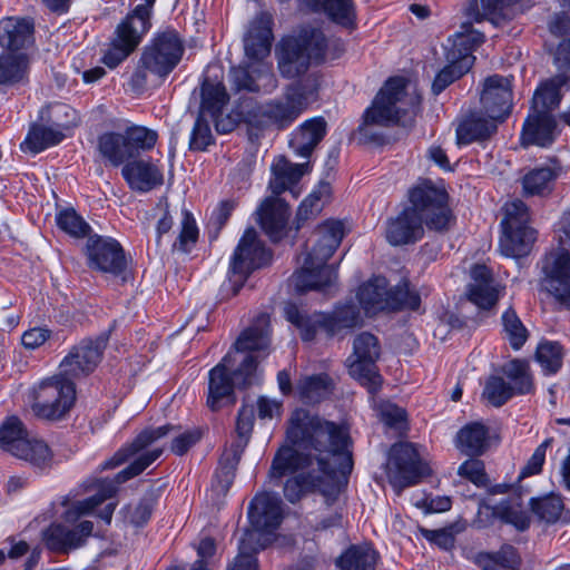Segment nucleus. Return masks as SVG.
<instances>
[{
	"label": "nucleus",
	"instance_id": "1",
	"mask_svg": "<svg viewBox=\"0 0 570 570\" xmlns=\"http://www.w3.org/2000/svg\"><path fill=\"white\" fill-rule=\"evenodd\" d=\"M345 426L322 421L304 410H296L286 431V443L272 461L268 481L279 485L287 474H295L284 484L285 498L295 503L315 488H320L327 507L341 492L338 476L352 470L353 462Z\"/></svg>",
	"mask_w": 570,
	"mask_h": 570
},
{
	"label": "nucleus",
	"instance_id": "2",
	"mask_svg": "<svg viewBox=\"0 0 570 570\" xmlns=\"http://www.w3.org/2000/svg\"><path fill=\"white\" fill-rule=\"evenodd\" d=\"M317 88V77L309 75L288 86L281 98L271 99L264 104L252 99L244 100L239 105V115L254 127L273 125L277 128H285L315 100Z\"/></svg>",
	"mask_w": 570,
	"mask_h": 570
},
{
	"label": "nucleus",
	"instance_id": "3",
	"mask_svg": "<svg viewBox=\"0 0 570 570\" xmlns=\"http://www.w3.org/2000/svg\"><path fill=\"white\" fill-rule=\"evenodd\" d=\"M420 104L421 94L415 83L403 77L390 78L365 110L361 130L367 134L370 126H406L416 115Z\"/></svg>",
	"mask_w": 570,
	"mask_h": 570
},
{
	"label": "nucleus",
	"instance_id": "4",
	"mask_svg": "<svg viewBox=\"0 0 570 570\" xmlns=\"http://www.w3.org/2000/svg\"><path fill=\"white\" fill-rule=\"evenodd\" d=\"M316 240L311 252L303 255L301 268L293 275L298 292L324 289L336 279L335 269L326 265L344 236L343 225L338 220H326L316 232Z\"/></svg>",
	"mask_w": 570,
	"mask_h": 570
},
{
	"label": "nucleus",
	"instance_id": "5",
	"mask_svg": "<svg viewBox=\"0 0 570 570\" xmlns=\"http://www.w3.org/2000/svg\"><path fill=\"white\" fill-rule=\"evenodd\" d=\"M184 46L175 31H165L153 39L141 52L129 86L135 92H142L150 78L159 81L167 77L179 63Z\"/></svg>",
	"mask_w": 570,
	"mask_h": 570
},
{
	"label": "nucleus",
	"instance_id": "6",
	"mask_svg": "<svg viewBox=\"0 0 570 570\" xmlns=\"http://www.w3.org/2000/svg\"><path fill=\"white\" fill-rule=\"evenodd\" d=\"M163 453L161 449H153L141 453L128 468L120 471L115 480H91L83 483L86 492H94L92 495L83 500L71 501L66 497L62 505L66 510L62 513V519L66 522L73 523L81 517L91 514L96 508L101 505L108 499H111L117 493V485L138 475L154 461H156Z\"/></svg>",
	"mask_w": 570,
	"mask_h": 570
},
{
	"label": "nucleus",
	"instance_id": "7",
	"mask_svg": "<svg viewBox=\"0 0 570 570\" xmlns=\"http://www.w3.org/2000/svg\"><path fill=\"white\" fill-rule=\"evenodd\" d=\"M325 42L323 32L314 28L282 39L275 50L279 73L293 79L306 72L311 61L323 56Z\"/></svg>",
	"mask_w": 570,
	"mask_h": 570
},
{
	"label": "nucleus",
	"instance_id": "8",
	"mask_svg": "<svg viewBox=\"0 0 570 570\" xmlns=\"http://www.w3.org/2000/svg\"><path fill=\"white\" fill-rule=\"evenodd\" d=\"M484 40L483 33L462 23L461 30L449 38L444 46L448 65L436 75L432 90L435 95L442 92L454 80L466 73L474 62L472 51Z\"/></svg>",
	"mask_w": 570,
	"mask_h": 570
},
{
	"label": "nucleus",
	"instance_id": "9",
	"mask_svg": "<svg viewBox=\"0 0 570 570\" xmlns=\"http://www.w3.org/2000/svg\"><path fill=\"white\" fill-rule=\"evenodd\" d=\"M271 345L269 316L259 314L253 324L243 331L236 340L233 350L228 353L235 355L239 366L235 370V377L240 385H250L257 367V360L252 352H268Z\"/></svg>",
	"mask_w": 570,
	"mask_h": 570
},
{
	"label": "nucleus",
	"instance_id": "10",
	"mask_svg": "<svg viewBox=\"0 0 570 570\" xmlns=\"http://www.w3.org/2000/svg\"><path fill=\"white\" fill-rule=\"evenodd\" d=\"M249 528L242 535L243 547L255 543L258 548H266L275 537V531L283 519L282 501L277 495L259 493L255 495L248 507Z\"/></svg>",
	"mask_w": 570,
	"mask_h": 570
},
{
	"label": "nucleus",
	"instance_id": "11",
	"mask_svg": "<svg viewBox=\"0 0 570 570\" xmlns=\"http://www.w3.org/2000/svg\"><path fill=\"white\" fill-rule=\"evenodd\" d=\"M285 317L301 330L304 341L313 340L318 330L336 335L343 330L360 325L362 321L360 311L353 304L336 308L332 315L314 313L309 316L302 314L297 306L288 304L285 306Z\"/></svg>",
	"mask_w": 570,
	"mask_h": 570
},
{
	"label": "nucleus",
	"instance_id": "12",
	"mask_svg": "<svg viewBox=\"0 0 570 570\" xmlns=\"http://www.w3.org/2000/svg\"><path fill=\"white\" fill-rule=\"evenodd\" d=\"M429 473L425 458L415 444L399 442L390 449L386 474L396 493L417 483Z\"/></svg>",
	"mask_w": 570,
	"mask_h": 570
},
{
	"label": "nucleus",
	"instance_id": "13",
	"mask_svg": "<svg viewBox=\"0 0 570 570\" xmlns=\"http://www.w3.org/2000/svg\"><path fill=\"white\" fill-rule=\"evenodd\" d=\"M76 389L70 377L58 374L42 381L36 390L32 410L39 417L62 419L73 406Z\"/></svg>",
	"mask_w": 570,
	"mask_h": 570
},
{
	"label": "nucleus",
	"instance_id": "14",
	"mask_svg": "<svg viewBox=\"0 0 570 570\" xmlns=\"http://www.w3.org/2000/svg\"><path fill=\"white\" fill-rule=\"evenodd\" d=\"M410 206L423 219L428 228L444 230L451 223V212L448 207V194L443 187L430 180L417 183L409 191Z\"/></svg>",
	"mask_w": 570,
	"mask_h": 570
},
{
	"label": "nucleus",
	"instance_id": "15",
	"mask_svg": "<svg viewBox=\"0 0 570 570\" xmlns=\"http://www.w3.org/2000/svg\"><path fill=\"white\" fill-rule=\"evenodd\" d=\"M559 242L562 250L570 249V212L563 214L559 227ZM546 287L560 303L570 306V254H551L544 264Z\"/></svg>",
	"mask_w": 570,
	"mask_h": 570
},
{
	"label": "nucleus",
	"instance_id": "16",
	"mask_svg": "<svg viewBox=\"0 0 570 570\" xmlns=\"http://www.w3.org/2000/svg\"><path fill=\"white\" fill-rule=\"evenodd\" d=\"M380 356L377 338L367 332L358 334L353 342V353L346 358L350 375L374 394L382 384L375 362Z\"/></svg>",
	"mask_w": 570,
	"mask_h": 570
},
{
	"label": "nucleus",
	"instance_id": "17",
	"mask_svg": "<svg viewBox=\"0 0 570 570\" xmlns=\"http://www.w3.org/2000/svg\"><path fill=\"white\" fill-rule=\"evenodd\" d=\"M269 261L271 254L259 240L257 232L247 228L230 259L228 279L234 286V294L239 291L253 269L266 265Z\"/></svg>",
	"mask_w": 570,
	"mask_h": 570
},
{
	"label": "nucleus",
	"instance_id": "18",
	"mask_svg": "<svg viewBox=\"0 0 570 570\" xmlns=\"http://www.w3.org/2000/svg\"><path fill=\"white\" fill-rule=\"evenodd\" d=\"M86 256L90 268L126 279L127 259L117 240L98 235L90 236L86 244Z\"/></svg>",
	"mask_w": 570,
	"mask_h": 570
},
{
	"label": "nucleus",
	"instance_id": "19",
	"mask_svg": "<svg viewBox=\"0 0 570 570\" xmlns=\"http://www.w3.org/2000/svg\"><path fill=\"white\" fill-rule=\"evenodd\" d=\"M107 341L106 335L81 341L61 361L59 371L70 379L88 375L99 364Z\"/></svg>",
	"mask_w": 570,
	"mask_h": 570
},
{
	"label": "nucleus",
	"instance_id": "20",
	"mask_svg": "<svg viewBox=\"0 0 570 570\" xmlns=\"http://www.w3.org/2000/svg\"><path fill=\"white\" fill-rule=\"evenodd\" d=\"M480 102L489 118L502 121L510 114L512 106L510 78L499 75L488 77L483 82Z\"/></svg>",
	"mask_w": 570,
	"mask_h": 570
},
{
	"label": "nucleus",
	"instance_id": "21",
	"mask_svg": "<svg viewBox=\"0 0 570 570\" xmlns=\"http://www.w3.org/2000/svg\"><path fill=\"white\" fill-rule=\"evenodd\" d=\"M236 363L238 362L235 360V355L227 353L224 358L209 371L207 405L210 410L217 411L225 404L234 403V386L242 385L238 384L235 376L233 381L228 371L234 367ZM243 386L245 387L246 385Z\"/></svg>",
	"mask_w": 570,
	"mask_h": 570
},
{
	"label": "nucleus",
	"instance_id": "22",
	"mask_svg": "<svg viewBox=\"0 0 570 570\" xmlns=\"http://www.w3.org/2000/svg\"><path fill=\"white\" fill-rule=\"evenodd\" d=\"M141 30H136L130 20H122L115 29L101 61L114 69L125 61L142 40Z\"/></svg>",
	"mask_w": 570,
	"mask_h": 570
},
{
	"label": "nucleus",
	"instance_id": "23",
	"mask_svg": "<svg viewBox=\"0 0 570 570\" xmlns=\"http://www.w3.org/2000/svg\"><path fill=\"white\" fill-rule=\"evenodd\" d=\"M468 298L480 309H491L499 301L501 287L485 265H474L470 272Z\"/></svg>",
	"mask_w": 570,
	"mask_h": 570
},
{
	"label": "nucleus",
	"instance_id": "24",
	"mask_svg": "<svg viewBox=\"0 0 570 570\" xmlns=\"http://www.w3.org/2000/svg\"><path fill=\"white\" fill-rule=\"evenodd\" d=\"M35 24L29 18L6 17L0 20V47L7 52H26L33 45Z\"/></svg>",
	"mask_w": 570,
	"mask_h": 570
},
{
	"label": "nucleus",
	"instance_id": "25",
	"mask_svg": "<svg viewBox=\"0 0 570 570\" xmlns=\"http://www.w3.org/2000/svg\"><path fill=\"white\" fill-rule=\"evenodd\" d=\"M424 219L413 208L406 207L389 222L387 242L395 246L415 243L424 234Z\"/></svg>",
	"mask_w": 570,
	"mask_h": 570
},
{
	"label": "nucleus",
	"instance_id": "26",
	"mask_svg": "<svg viewBox=\"0 0 570 570\" xmlns=\"http://www.w3.org/2000/svg\"><path fill=\"white\" fill-rule=\"evenodd\" d=\"M94 524L91 521H81L73 529H68L62 524H52L45 533L47 546L59 552L82 547L87 539L92 534Z\"/></svg>",
	"mask_w": 570,
	"mask_h": 570
},
{
	"label": "nucleus",
	"instance_id": "27",
	"mask_svg": "<svg viewBox=\"0 0 570 570\" xmlns=\"http://www.w3.org/2000/svg\"><path fill=\"white\" fill-rule=\"evenodd\" d=\"M121 174L129 187L137 191H149L163 185L164 174L156 163L147 159L127 161Z\"/></svg>",
	"mask_w": 570,
	"mask_h": 570
},
{
	"label": "nucleus",
	"instance_id": "28",
	"mask_svg": "<svg viewBox=\"0 0 570 570\" xmlns=\"http://www.w3.org/2000/svg\"><path fill=\"white\" fill-rule=\"evenodd\" d=\"M272 23V16L266 12H262L253 19L244 39L245 52L248 58L261 60L269 55L273 39Z\"/></svg>",
	"mask_w": 570,
	"mask_h": 570
},
{
	"label": "nucleus",
	"instance_id": "29",
	"mask_svg": "<svg viewBox=\"0 0 570 570\" xmlns=\"http://www.w3.org/2000/svg\"><path fill=\"white\" fill-rule=\"evenodd\" d=\"M230 79L236 89L252 92L261 90L271 92L277 87V80L271 67L264 63L250 65L248 68H233Z\"/></svg>",
	"mask_w": 570,
	"mask_h": 570
},
{
	"label": "nucleus",
	"instance_id": "30",
	"mask_svg": "<svg viewBox=\"0 0 570 570\" xmlns=\"http://www.w3.org/2000/svg\"><path fill=\"white\" fill-rule=\"evenodd\" d=\"M257 220L263 230L273 240L283 237L289 218L286 203L278 197L266 198L256 210Z\"/></svg>",
	"mask_w": 570,
	"mask_h": 570
},
{
	"label": "nucleus",
	"instance_id": "31",
	"mask_svg": "<svg viewBox=\"0 0 570 570\" xmlns=\"http://www.w3.org/2000/svg\"><path fill=\"white\" fill-rule=\"evenodd\" d=\"M307 169V164H293L283 156L275 158L272 165L269 189L274 195H281L285 190H289L293 198H297L299 189L296 185Z\"/></svg>",
	"mask_w": 570,
	"mask_h": 570
},
{
	"label": "nucleus",
	"instance_id": "32",
	"mask_svg": "<svg viewBox=\"0 0 570 570\" xmlns=\"http://www.w3.org/2000/svg\"><path fill=\"white\" fill-rule=\"evenodd\" d=\"M557 134V124L551 114L532 112L523 125L521 142L523 146L547 147L553 142Z\"/></svg>",
	"mask_w": 570,
	"mask_h": 570
},
{
	"label": "nucleus",
	"instance_id": "33",
	"mask_svg": "<svg viewBox=\"0 0 570 570\" xmlns=\"http://www.w3.org/2000/svg\"><path fill=\"white\" fill-rule=\"evenodd\" d=\"M357 301L366 315L389 309V287L384 277H373L360 286Z\"/></svg>",
	"mask_w": 570,
	"mask_h": 570
},
{
	"label": "nucleus",
	"instance_id": "34",
	"mask_svg": "<svg viewBox=\"0 0 570 570\" xmlns=\"http://www.w3.org/2000/svg\"><path fill=\"white\" fill-rule=\"evenodd\" d=\"M30 59L27 52L0 53V89L13 87L26 81Z\"/></svg>",
	"mask_w": 570,
	"mask_h": 570
},
{
	"label": "nucleus",
	"instance_id": "35",
	"mask_svg": "<svg viewBox=\"0 0 570 570\" xmlns=\"http://www.w3.org/2000/svg\"><path fill=\"white\" fill-rule=\"evenodd\" d=\"M499 119H491L481 108L464 119L456 129L459 144H470L474 140L489 138L495 130Z\"/></svg>",
	"mask_w": 570,
	"mask_h": 570
},
{
	"label": "nucleus",
	"instance_id": "36",
	"mask_svg": "<svg viewBox=\"0 0 570 570\" xmlns=\"http://www.w3.org/2000/svg\"><path fill=\"white\" fill-rule=\"evenodd\" d=\"M570 78L566 73H558L543 81L534 91L532 112H548L557 108L561 101L560 89L567 86Z\"/></svg>",
	"mask_w": 570,
	"mask_h": 570
},
{
	"label": "nucleus",
	"instance_id": "37",
	"mask_svg": "<svg viewBox=\"0 0 570 570\" xmlns=\"http://www.w3.org/2000/svg\"><path fill=\"white\" fill-rule=\"evenodd\" d=\"M325 132L326 122L323 118L309 119L295 132L291 146L298 156L307 158L324 138Z\"/></svg>",
	"mask_w": 570,
	"mask_h": 570
},
{
	"label": "nucleus",
	"instance_id": "38",
	"mask_svg": "<svg viewBox=\"0 0 570 570\" xmlns=\"http://www.w3.org/2000/svg\"><path fill=\"white\" fill-rule=\"evenodd\" d=\"M534 242L535 230L530 226L503 228L500 249L508 257H521L529 254Z\"/></svg>",
	"mask_w": 570,
	"mask_h": 570
},
{
	"label": "nucleus",
	"instance_id": "39",
	"mask_svg": "<svg viewBox=\"0 0 570 570\" xmlns=\"http://www.w3.org/2000/svg\"><path fill=\"white\" fill-rule=\"evenodd\" d=\"M455 443L466 455H481L489 448V430L480 422L469 423L458 432Z\"/></svg>",
	"mask_w": 570,
	"mask_h": 570
},
{
	"label": "nucleus",
	"instance_id": "40",
	"mask_svg": "<svg viewBox=\"0 0 570 570\" xmlns=\"http://www.w3.org/2000/svg\"><path fill=\"white\" fill-rule=\"evenodd\" d=\"M173 428L169 425L159 426L157 429L146 430L141 432L131 444L120 449L109 461L104 464V469L116 468L124 463L130 456L141 452L156 440L165 436Z\"/></svg>",
	"mask_w": 570,
	"mask_h": 570
},
{
	"label": "nucleus",
	"instance_id": "41",
	"mask_svg": "<svg viewBox=\"0 0 570 570\" xmlns=\"http://www.w3.org/2000/svg\"><path fill=\"white\" fill-rule=\"evenodd\" d=\"M30 434L19 417H7L0 424V450L14 458Z\"/></svg>",
	"mask_w": 570,
	"mask_h": 570
},
{
	"label": "nucleus",
	"instance_id": "42",
	"mask_svg": "<svg viewBox=\"0 0 570 570\" xmlns=\"http://www.w3.org/2000/svg\"><path fill=\"white\" fill-rule=\"evenodd\" d=\"M377 553L367 543L354 544L346 549L337 559L340 570H374Z\"/></svg>",
	"mask_w": 570,
	"mask_h": 570
},
{
	"label": "nucleus",
	"instance_id": "43",
	"mask_svg": "<svg viewBox=\"0 0 570 570\" xmlns=\"http://www.w3.org/2000/svg\"><path fill=\"white\" fill-rule=\"evenodd\" d=\"M492 514L501 521L524 531L530 525V515L523 508L520 495H512L492 508Z\"/></svg>",
	"mask_w": 570,
	"mask_h": 570
},
{
	"label": "nucleus",
	"instance_id": "44",
	"mask_svg": "<svg viewBox=\"0 0 570 570\" xmlns=\"http://www.w3.org/2000/svg\"><path fill=\"white\" fill-rule=\"evenodd\" d=\"M100 155L111 165L119 166L132 158L125 134H105L99 138Z\"/></svg>",
	"mask_w": 570,
	"mask_h": 570
},
{
	"label": "nucleus",
	"instance_id": "45",
	"mask_svg": "<svg viewBox=\"0 0 570 570\" xmlns=\"http://www.w3.org/2000/svg\"><path fill=\"white\" fill-rule=\"evenodd\" d=\"M14 458L43 470L51 465L52 452L42 439L31 433Z\"/></svg>",
	"mask_w": 570,
	"mask_h": 570
},
{
	"label": "nucleus",
	"instance_id": "46",
	"mask_svg": "<svg viewBox=\"0 0 570 570\" xmlns=\"http://www.w3.org/2000/svg\"><path fill=\"white\" fill-rule=\"evenodd\" d=\"M559 173L551 167H540L529 171L522 179L525 195L544 196L552 191Z\"/></svg>",
	"mask_w": 570,
	"mask_h": 570
},
{
	"label": "nucleus",
	"instance_id": "47",
	"mask_svg": "<svg viewBox=\"0 0 570 570\" xmlns=\"http://www.w3.org/2000/svg\"><path fill=\"white\" fill-rule=\"evenodd\" d=\"M502 372L515 394H528L533 391V377L528 362L512 360L503 366Z\"/></svg>",
	"mask_w": 570,
	"mask_h": 570
},
{
	"label": "nucleus",
	"instance_id": "48",
	"mask_svg": "<svg viewBox=\"0 0 570 570\" xmlns=\"http://www.w3.org/2000/svg\"><path fill=\"white\" fill-rule=\"evenodd\" d=\"M331 196L332 187L330 183L321 181L299 205L296 217L298 225L321 213L330 202Z\"/></svg>",
	"mask_w": 570,
	"mask_h": 570
},
{
	"label": "nucleus",
	"instance_id": "49",
	"mask_svg": "<svg viewBox=\"0 0 570 570\" xmlns=\"http://www.w3.org/2000/svg\"><path fill=\"white\" fill-rule=\"evenodd\" d=\"M228 99L229 96L222 82L205 79L202 87L200 111L203 114L208 112L216 118L228 102Z\"/></svg>",
	"mask_w": 570,
	"mask_h": 570
},
{
	"label": "nucleus",
	"instance_id": "50",
	"mask_svg": "<svg viewBox=\"0 0 570 570\" xmlns=\"http://www.w3.org/2000/svg\"><path fill=\"white\" fill-rule=\"evenodd\" d=\"M65 132L52 125L41 122L30 129L23 145L32 153H39L50 146L59 144L65 138Z\"/></svg>",
	"mask_w": 570,
	"mask_h": 570
},
{
	"label": "nucleus",
	"instance_id": "51",
	"mask_svg": "<svg viewBox=\"0 0 570 570\" xmlns=\"http://www.w3.org/2000/svg\"><path fill=\"white\" fill-rule=\"evenodd\" d=\"M297 392L304 402L316 403L331 394L332 382L325 374L306 376L298 382Z\"/></svg>",
	"mask_w": 570,
	"mask_h": 570
},
{
	"label": "nucleus",
	"instance_id": "52",
	"mask_svg": "<svg viewBox=\"0 0 570 570\" xmlns=\"http://www.w3.org/2000/svg\"><path fill=\"white\" fill-rule=\"evenodd\" d=\"M40 121L52 125L62 132L77 126L79 118L77 111L68 105L55 104L40 111Z\"/></svg>",
	"mask_w": 570,
	"mask_h": 570
},
{
	"label": "nucleus",
	"instance_id": "53",
	"mask_svg": "<svg viewBox=\"0 0 570 570\" xmlns=\"http://www.w3.org/2000/svg\"><path fill=\"white\" fill-rule=\"evenodd\" d=\"M535 360L546 374H554L562 366L563 351L559 343L541 342L535 352Z\"/></svg>",
	"mask_w": 570,
	"mask_h": 570
},
{
	"label": "nucleus",
	"instance_id": "54",
	"mask_svg": "<svg viewBox=\"0 0 570 570\" xmlns=\"http://www.w3.org/2000/svg\"><path fill=\"white\" fill-rule=\"evenodd\" d=\"M517 1L518 0H474V2L466 8V16L478 22L483 19L494 21V17L501 16L504 9L517 3Z\"/></svg>",
	"mask_w": 570,
	"mask_h": 570
},
{
	"label": "nucleus",
	"instance_id": "55",
	"mask_svg": "<svg viewBox=\"0 0 570 570\" xmlns=\"http://www.w3.org/2000/svg\"><path fill=\"white\" fill-rule=\"evenodd\" d=\"M502 326L510 346L515 351L520 350L527 342L529 333L512 308L502 314Z\"/></svg>",
	"mask_w": 570,
	"mask_h": 570
},
{
	"label": "nucleus",
	"instance_id": "56",
	"mask_svg": "<svg viewBox=\"0 0 570 570\" xmlns=\"http://www.w3.org/2000/svg\"><path fill=\"white\" fill-rule=\"evenodd\" d=\"M563 502L559 495H548L531 500V509L535 515L547 523H554L563 511Z\"/></svg>",
	"mask_w": 570,
	"mask_h": 570
},
{
	"label": "nucleus",
	"instance_id": "57",
	"mask_svg": "<svg viewBox=\"0 0 570 570\" xmlns=\"http://www.w3.org/2000/svg\"><path fill=\"white\" fill-rule=\"evenodd\" d=\"M56 223L61 230L76 238L85 237L90 229V226L73 208H66L58 212Z\"/></svg>",
	"mask_w": 570,
	"mask_h": 570
},
{
	"label": "nucleus",
	"instance_id": "58",
	"mask_svg": "<svg viewBox=\"0 0 570 570\" xmlns=\"http://www.w3.org/2000/svg\"><path fill=\"white\" fill-rule=\"evenodd\" d=\"M515 393L512 391L511 385L499 376L490 377L482 393L483 399L495 407L502 406Z\"/></svg>",
	"mask_w": 570,
	"mask_h": 570
},
{
	"label": "nucleus",
	"instance_id": "59",
	"mask_svg": "<svg viewBox=\"0 0 570 570\" xmlns=\"http://www.w3.org/2000/svg\"><path fill=\"white\" fill-rule=\"evenodd\" d=\"M124 134L127 139V144L130 147L132 157L138 155L140 151L151 149L157 141V134L145 127H131Z\"/></svg>",
	"mask_w": 570,
	"mask_h": 570
},
{
	"label": "nucleus",
	"instance_id": "60",
	"mask_svg": "<svg viewBox=\"0 0 570 570\" xmlns=\"http://www.w3.org/2000/svg\"><path fill=\"white\" fill-rule=\"evenodd\" d=\"M421 298L412 291L407 283H402L394 288H389V309L410 308L417 309Z\"/></svg>",
	"mask_w": 570,
	"mask_h": 570
},
{
	"label": "nucleus",
	"instance_id": "61",
	"mask_svg": "<svg viewBox=\"0 0 570 570\" xmlns=\"http://www.w3.org/2000/svg\"><path fill=\"white\" fill-rule=\"evenodd\" d=\"M376 412L380 420L389 428L399 432L406 430L407 417L404 409L389 401H382L376 405Z\"/></svg>",
	"mask_w": 570,
	"mask_h": 570
},
{
	"label": "nucleus",
	"instance_id": "62",
	"mask_svg": "<svg viewBox=\"0 0 570 570\" xmlns=\"http://www.w3.org/2000/svg\"><path fill=\"white\" fill-rule=\"evenodd\" d=\"M324 12L330 19L342 26H351L355 18L352 0H325Z\"/></svg>",
	"mask_w": 570,
	"mask_h": 570
},
{
	"label": "nucleus",
	"instance_id": "63",
	"mask_svg": "<svg viewBox=\"0 0 570 570\" xmlns=\"http://www.w3.org/2000/svg\"><path fill=\"white\" fill-rule=\"evenodd\" d=\"M504 218L502 220L503 228H515L520 226H529L530 214L527 205L520 199H513L505 203Z\"/></svg>",
	"mask_w": 570,
	"mask_h": 570
},
{
	"label": "nucleus",
	"instance_id": "64",
	"mask_svg": "<svg viewBox=\"0 0 570 570\" xmlns=\"http://www.w3.org/2000/svg\"><path fill=\"white\" fill-rule=\"evenodd\" d=\"M263 548H258L255 543H248L247 548L243 547V540H239L238 554L227 566L226 570H259L256 553Z\"/></svg>",
	"mask_w": 570,
	"mask_h": 570
}]
</instances>
